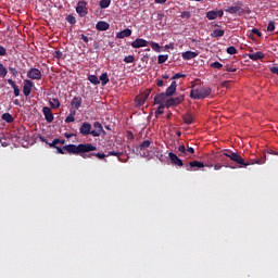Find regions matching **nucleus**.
Wrapping results in <instances>:
<instances>
[{
    "instance_id": "nucleus-1",
    "label": "nucleus",
    "mask_w": 278,
    "mask_h": 278,
    "mask_svg": "<svg viewBox=\"0 0 278 278\" xmlns=\"http://www.w3.org/2000/svg\"><path fill=\"white\" fill-rule=\"evenodd\" d=\"M66 140L64 139H54L51 143H48L50 149H56V153L60 155H64L66 152L71 155H80V153H90L91 151H97V147L92 143H79L76 144H67L63 148L59 147L58 144H65ZM66 151V152H64Z\"/></svg>"
},
{
    "instance_id": "nucleus-2",
    "label": "nucleus",
    "mask_w": 278,
    "mask_h": 278,
    "mask_svg": "<svg viewBox=\"0 0 278 278\" xmlns=\"http://www.w3.org/2000/svg\"><path fill=\"white\" fill-rule=\"evenodd\" d=\"M224 155L225 157H229L235 164H239L240 168H242V166H251V164H266V156H264V159H252L250 162H244V159L240 156L238 152L231 150H227Z\"/></svg>"
},
{
    "instance_id": "nucleus-3",
    "label": "nucleus",
    "mask_w": 278,
    "mask_h": 278,
    "mask_svg": "<svg viewBox=\"0 0 278 278\" xmlns=\"http://www.w3.org/2000/svg\"><path fill=\"white\" fill-rule=\"evenodd\" d=\"M212 94V88L207 85H194L190 91V98L195 100L207 99Z\"/></svg>"
},
{
    "instance_id": "nucleus-4",
    "label": "nucleus",
    "mask_w": 278,
    "mask_h": 278,
    "mask_svg": "<svg viewBox=\"0 0 278 278\" xmlns=\"http://www.w3.org/2000/svg\"><path fill=\"white\" fill-rule=\"evenodd\" d=\"M207 166L208 168H212L214 165L212 164H203L201 161H191L188 165H186V168L188 172L197 170V168H205Z\"/></svg>"
},
{
    "instance_id": "nucleus-5",
    "label": "nucleus",
    "mask_w": 278,
    "mask_h": 278,
    "mask_svg": "<svg viewBox=\"0 0 278 278\" xmlns=\"http://www.w3.org/2000/svg\"><path fill=\"white\" fill-rule=\"evenodd\" d=\"M80 157L84 160H92V157H97L98 160H105L108 155L103 152H86V153H80Z\"/></svg>"
},
{
    "instance_id": "nucleus-6",
    "label": "nucleus",
    "mask_w": 278,
    "mask_h": 278,
    "mask_svg": "<svg viewBox=\"0 0 278 278\" xmlns=\"http://www.w3.org/2000/svg\"><path fill=\"white\" fill-rule=\"evenodd\" d=\"M79 134L81 136H92V125L88 122H84L79 127Z\"/></svg>"
},
{
    "instance_id": "nucleus-7",
    "label": "nucleus",
    "mask_w": 278,
    "mask_h": 278,
    "mask_svg": "<svg viewBox=\"0 0 278 278\" xmlns=\"http://www.w3.org/2000/svg\"><path fill=\"white\" fill-rule=\"evenodd\" d=\"M184 96H179L176 98H169L168 100H166L165 105L166 108H175L177 105H179L180 103H184Z\"/></svg>"
},
{
    "instance_id": "nucleus-8",
    "label": "nucleus",
    "mask_w": 278,
    "mask_h": 278,
    "mask_svg": "<svg viewBox=\"0 0 278 278\" xmlns=\"http://www.w3.org/2000/svg\"><path fill=\"white\" fill-rule=\"evenodd\" d=\"M250 53H248V58L249 60H252L253 62H257V60H264V58H266V54H264V52H253V49L249 50Z\"/></svg>"
},
{
    "instance_id": "nucleus-9",
    "label": "nucleus",
    "mask_w": 278,
    "mask_h": 278,
    "mask_svg": "<svg viewBox=\"0 0 278 278\" xmlns=\"http://www.w3.org/2000/svg\"><path fill=\"white\" fill-rule=\"evenodd\" d=\"M86 1H79L76 7V12L79 16L84 17L88 14V8Z\"/></svg>"
},
{
    "instance_id": "nucleus-10",
    "label": "nucleus",
    "mask_w": 278,
    "mask_h": 278,
    "mask_svg": "<svg viewBox=\"0 0 278 278\" xmlns=\"http://www.w3.org/2000/svg\"><path fill=\"white\" fill-rule=\"evenodd\" d=\"M93 127L96 130H92L91 136L93 138H99V136H101V134H105V130L103 129V125L101 124V122H96L93 123Z\"/></svg>"
},
{
    "instance_id": "nucleus-11",
    "label": "nucleus",
    "mask_w": 278,
    "mask_h": 278,
    "mask_svg": "<svg viewBox=\"0 0 278 278\" xmlns=\"http://www.w3.org/2000/svg\"><path fill=\"white\" fill-rule=\"evenodd\" d=\"M28 79H42V72L40 70L33 67L27 72Z\"/></svg>"
},
{
    "instance_id": "nucleus-12",
    "label": "nucleus",
    "mask_w": 278,
    "mask_h": 278,
    "mask_svg": "<svg viewBox=\"0 0 278 278\" xmlns=\"http://www.w3.org/2000/svg\"><path fill=\"white\" fill-rule=\"evenodd\" d=\"M242 2H239L238 5L229 7L225 10L228 14H244V9H242Z\"/></svg>"
},
{
    "instance_id": "nucleus-13",
    "label": "nucleus",
    "mask_w": 278,
    "mask_h": 278,
    "mask_svg": "<svg viewBox=\"0 0 278 278\" xmlns=\"http://www.w3.org/2000/svg\"><path fill=\"white\" fill-rule=\"evenodd\" d=\"M31 88H34V83L29 79H25L23 85L24 97H29V94H31Z\"/></svg>"
},
{
    "instance_id": "nucleus-14",
    "label": "nucleus",
    "mask_w": 278,
    "mask_h": 278,
    "mask_svg": "<svg viewBox=\"0 0 278 278\" xmlns=\"http://www.w3.org/2000/svg\"><path fill=\"white\" fill-rule=\"evenodd\" d=\"M42 113L47 123H51L52 121H54L55 117L53 116V112H51V109L49 106H43Z\"/></svg>"
},
{
    "instance_id": "nucleus-15",
    "label": "nucleus",
    "mask_w": 278,
    "mask_h": 278,
    "mask_svg": "<svg viewBox=\"0 0 278 278\" xmlns=\"http://www.w3.org/2000/svg\"><path fill=\"white\" fill-rule=\"evenodd\" d=\"M132 49H140L141 47H149V41L142 39V38H137L135 41L131 42Z\"/></svg>"
},
{
    "instance_id": "nucleus-16",
    "label": "nucleus",
    "mask_w": 278,
    "mask_h": 278,
    "mask_svg": "<svg viewBox=\"0 0 278 278\" xmlns=\"http://www.w3.org/2000/svg\"><path fill=\"white\" fill-rule=\"evenodd\" d=\"M81 103H84L81 97L76 96L72 99L71 106L73 108V110H79V108H81Z\"/></svg>"
},
{
    "instance_id": "nucleus-17",
    "label": "nucleus",
    "mask_w": 278,
    "mask_h": 278,
    "mask_svg": "<svg viewBox=\"0 0 278 278\" xmlns=\"http://www.w3.org/2000/svg\"><path fill=\"white\" fill-rule=\"evenodd\" d=\"M169 160L172 162V164H175V166H184V161H181V159H179V156H177V154L169 152Z\"/></svg>"
},
{
    "instance_id": "nucleus-18",
    "label": "nucleus",
    "mask_w": 278,
    "mask_h": 278,
    "mask_svg": "<svg viewBox=\"0 0 278 278\" xmlns=\"http://www.w3.org/2000/svg\"><path fill=\"white\" fill-rule=\"evenodd\" d=\"M96 29L98 31H108L110 29V23L100 21L96 24Z\"/></svg>"
},
{
    "instance_id": "nucleus-19",
    "label": "nucleus",
    "mask_w": 278,
    "mask_h": 278,
    "mask_svg": "<svg viewBox=\"0 0 278 278\" xmlns=\"http://www.w3.org/2000/svg\"><path fill=\"white\" fill-rule=\"evenodd\" d=\"M177 92V81H172L170 86L166 89L165 96L173 97Z\"/></svg>"
},
{
    "instance_id": "nucleus-20",
    "label": "nucleus",
    "mask_w": 278,
    "mask_h": 278,
    "mask_svg": "<svg viewBox=\"0 0 278 278\" xmlns=\"http://www.w3.org/2000/svg\"><path fill=\"white\" fill-rule=\"evenodd\" d=\"M166 93L164 92H161V93H157L155 97H154V105H164V100L166 99Z\"/></svg>"
},
{
    "instance_id": "nucleus-21",
    "label": "nucleus",
    "mask_w": 278,
    "mask_h": 278,
    "mask_svg": "<svg viewBox=\"0 0 278 278\" xmlns=\"http://www.w3.org/2000/svg\"><path fill=\"white\" fill-rule=\"evenodd\" d=\"M8 84L13 88L14 97H21V89L16 86V83L11 78L8 79Z\"/></svg>"
},
{
    "instance_id": "nucleus-22",
    "label": "nucleus",
    "mask_w": 278,
    "mask_h": 278,
    "mask_svg": "<svg viewBox=\"0 0 278 278\" xmlns=\"http://www.w3.org/2000/svg\"><path fill=\"white\" fill-rule=\"evenodd\" d=\"M199 55V53L193 52V51H186L182 52L181 58L182 60H194V58H197Z\"/></svg>"
},
{
    "instance_id": "nucleus-23",
    "label": "nucleus",
    "mask_w": 278,
    "mask_h": 278,
    "mask_svg": "<svg viewBox=\"0 0 278 278\" xmlns=\"http://www.w3.org/2000/svg\"><path fill=\"white\" fill-rule=\"evenodd\" d=\"M131 36V29L125 28L124 30L119 31L116 34V38H129Z\"/></svg>"
},
{
    "instance_id": "nucleus-24",
    "label": "nucleus",
    "mask_w": 278,
    "mask_h": 278,
    "mask_svg": "<svg viewBox=\"0 0 278 278\" xmlns=\"http://www.w3.org/2000/svg\"><path fill=\"white\" fill-rule=\"evenodd\" d=\"M49 104H50V106H51L53 110H58V109L60 108V105H61L60 99H58V98H51V99L49 100Z\"/></svg>"
},
{
    "instance_id": "nucleus-25",
    "label": "nucleus",
    "mask_w": 278,
    "mask_h": 278,
    "mask_svg": "<svg viewBox=\"0 0 278 278\" xmlns=\"http://www.w3.org/2000/svg\"><path fill=\"white\" fill-rule=\"evenodd\" d=\"M225 36V30L224 29H215L211 34V38H223Z\"/></svg>"
},
{
    "instance_id": "nucleus-26",
    "label": "nucleus",
    "mask_w": 278,
    "mask_h": 278,
    "mask_svg": "<svg viewBox=\"0 0 278 278\" xmlns=\"http://www.w3.org/2000/svg\"><path fill=\"white\" fill-rule=\"evenodd\" d=\"M100 81L102 86H108V84H110V76H108V73H102L100 75Z\"/></svg>"
},
{
    "instance_id": "nucleus-27",
    "label": "nucleus",
    "mask_w": 278,
    "mask_h": 278,
    "mask_svg": "<svg viewBox=\"0 0 278 278\" xmlns=\"http://www.w3.org/2000/svg\"><path fill=\"white\" fill-rule=\"evenodd\" d=\"M135 101H136V106H137V108H142V105H143L144 103H147V100L143 99V97H142L141 94L137 96L136 99H135Z\"/></svg>"
},
{
    "instance_id": "nucleus-28",
    "label": "nucleus",
    "mask_w": 278,
    "mask_h": 278,
    "mask_svg": "<svg viewBox=\"0 0 278 278\" xmlns=\"http://www.w3.org/2000/svg\"><path fill=\"white\" fill-rule=\"evenodd\" d=\"M88 81H90V84H93V86H99V84H101V80L99 79V77H97V75H89Z\"/></svg>"
},
{
    "instance_id": "nucleus-29",
    "label": "nucleus",
    "mask_w": 278,
    "mask_h": 278,
    "mask_svg": "<svg viewBox=\"0 0 278 278\" xmlns=\"http://www.w3.org/2000/svg\"><path fill=\"white\" fill-rule=\"evenodd\" d=\"M1 118L5 121V123H14V117L10 113L2 114Z\"/></svg>"
},
{
    "instance_id": "nucleus-30",
    "label": "nucleus",
    "mask_w": 278,
    "mask_h": 278,
    "mask_svg": "<svg viewBox=\"0 0 278 278\" xmlns=\"http://www.w3.org/2000/svg\"><path fill=\"white\" fill-rule=\"evenodd\" d=\"M182 119H184V123H186V125H192V122H193L192 114L187 113L186 115H184Z\"/></svg>"
},
{
    "instance_id": "nucleus-31",
    "label": "nucleus",
    "mask_w": 278,
    "mask_h": 278,
    "mask_svg": "<svg viewBox=\"0 0 278 278\" xmlns=\"http://www.w3.org/2000/svg\"><path fill=\"white\" fill-rule=\"evenodd\" d=\"M8 76V68L3 65V63H0V77L5 78Z\"/></svg>"
},
{
    "instance_id": "nucleus-32",
    "label": "nucleus",
    "mask_w": 278,
    "mask_h": 278,
    "mask_svg": "<svg viewBox=\"0 0 278 278\" xmlns=\"http://www.w3.org/2000/svg\"><path fill=\"white\" fill-rule=\"evenodd\" d=\"M177 153L179 157H186V146L184 144L179 146Z\"/></svg>"
},
{
    "instance_id": "nucleus-33",
    "label": "nucleus",
    "mask_w": 278,
    "mask_h": 278,
    "mask_svg": "<svg viewBox=\"0 0 278 278\" xmlns=\"http://www.w3.org/2000/svg\"><path fill=\"white\" fill-rule=\"evenodd\" d=\"M110 155H113L114 157H118V161L123 162V160H121V155H123V152L109 151L106 157H110Z\"/></svg>"
},
{
    "instance_id": "nucleus-34",
    "label": "nucleus",
    "mask_w": 278,
    "mask_h": 278,
    "mask_svg": "<svg viewBox=\"0 0 278 278\" xmlns=\"http://www.w3.org/2000/svg\"><path fill=\"white\" fill-rule=\"evenodd\" d=\"M75 111H71L70 115L65 118V123H75Z\"/></svg>"
},
{
    "instance_id": "nucleus-35",
    "label": "nucleus",
    "mask_w": 278,
    "mask_h": 278,
    "mask_svg": "<svg viewBox=\"0 0 278 278\" xmlns=\"http://www.w3.org/2000/svg\"><path fill=\"white\" fill-rule=\"evenodd\" d=\"M168 60V54H160L157 56V64H164Z\"/></svg>"
},
{
    "instance_id": "nucleus-36",
    "label": "nucleus",
    "mask_w": 278,
    "mask_h": 278,
    "mask_svg": "<svg viewBox=\"0 0 278 278\" xmlns=\"http://www.w3.org/2000/svg\"><path fill=\"white\" fill-rule=\"evenodd\" d=\"M151 147V141L150 140H144L143 142L140 143L139 149L140 151L144 149H149Z\"/></svg>"
},
{
    "instance_id": "nucleus-37",
    "label": "nucleus",
    "mask_w": 278,
    "mask_h": 278,
    "mask_svg": "<svg viewBox=\"0 0 278 278\" xmlns=\"http://www.w3.org/2000/svg\"><path fill=\"white\" fill-rule=\"evenodd\" d=\"M110 3H112V0H101L100 1V8L102 10H105L106 8H110Z\"/></svg>"
},
{
    "instance_id": "nucleus-38",
    "label": "nucleus",
    "mask_w": 278,
    "mask_h": 278,
    "mask_svg": "<svg viewBox=\"0 0 278 278\" xmlns=\"http://www.w3.org/2000/svg\"><path fill=\"white\" fill-rule=\"evenodd\" d=\"M206 18H208V21H215V18H217L216 11H208L206 13Z\"/></svg>"
},
{
    "instance_id": "nucleus-39",
    "label": "nucleus",
    "mask_w": 278,
    "mask_h": 278,
    "mask_svg": "<svg viewBox=\"0 0 278 278\" xmlns=\"http://www.w3.org/2000/svg\"><path fill=\"white\" fill-rule=\"evenodd\" d=\"M124 62L126 64H134L136 62V58L134 55H128L124 58Z\"/></svg>"
},
{
    "instance_id": "nucleus-40",
    "label": "nucleus",
    "mask_w": 278,
    "mask_h": 278,
    "mask_svg": "<svg viewBox=\"0 0 278 278\" xmlns=\"http://www.w3.org/2000/svg\"><path fill=\"white\" fill-rule=\"evenodd\" d=\"M164 108H166V104L159 105L157 110L155 111L156 118H159L160 114H164Z\"/></svg>"
},
{
    "instance_id": "nucleus-41",
    "label": "nucleus",
    "mask_w": 278,
    "mask_h": 278,
    "mask_svg": "<svg viewBox=\"0 0 278 278\" xmlns=\"http://www.w3.org/2000/svg\"><path fill=\"white\" fill-rule=\"evenodd\" d=\"M150 46H151V48H152L156 53H160V49H162V48L160 47V43H157V42H155V41H151V42H150Z\"/></svg>"
},
{
    "instance_id": "nucleus-42",
    "label": "nucleus",
    "mask_w": 278,
    "mask_h": 278,
    "mask_svg": "<svg viewBox=\"0 0 278 278\" xmlns=\"http://www.w3.org/2000/svg\"><path fill=\"white\" fill-rule=\"evenodd\" d=\"M226 51L229 55H236L238 53V50L233 46L228 47Z\"/></svg>"
},
{
    "instance_id": "nucleus-43",
    "label": "nucleus",
    "mask_w": 278,
    "mask_h": 278,
    "mask_svg": "<svg viewBox=\"0 0 278 278\" xmlns=\"http://www.w3.org/2000/svg\"><path fill=\"white\" fill-rule=\"evenodd\" d=\"M53 58H56V60H62L64 58V53H62L60 50H55L53 52Z\"/></svg>"
},
{
    "instance_id": "nucleus-44",
    "label": "nucleus",
    "mask_w": 278,
    "mask_h": 278,
    "mask_svg": "<svg viewBox=\"0 0 278 278\" xmlns=\"http://www.w3.org/2000/svg\"><path fill=\"white\" fill-rule=\"evenodd\" d=\"M66 21L70 23V25H75V23H77V20L73 15H67Z\"/></svg>"
},
{
    "instance_id": "nucleus-45",
    "label": "nucleus",
    "mask_w": 278,
    "mask_h": 278,
    "mask_svg": "<svg viewBox=\"0 0 278 278\" xmlns=\"http://www.w3.org/2000/svg\"><path fill=\"white\" fill-rule=\"evenodd\" d=\"M211 68H217V71H220V68H223V65L220 64V62L216 61L211 64Z\"/></svg>"
},
{
    "instance_id": "nucleus-46",
    "label": "nucleus",
    "mask_w": 278,
    "mask_h": 278,
    "mask_svg": "<svg viewBox=\"0 0 278 278\" xmlns=\"http://www.w3.org/2000/svg\"><path fill=\"white\" fill-rule=\"evenodd\" d=\"M143 99L147 101V99H149V97L151 96V89H147L146 91H143L142 93H140Z\"/></svg>"
},
{
    "instance_id": "nucleus-47",
    "label": "nucleus",
    "mask_w": 278,
    "mask_h": 278,
    "mask_svg": "<svg viewBox=\"0 0 278 278\" xmlns=\"http://www.w3.org/2000/svg\"><path fill=\"white\" fill-rule=\"evenodd\" d=\"M267 31H275V22L270 21L267 25Z\"/></svg>"
},
{
    "instance_id": "nucleus-48",
    "label": "nucleus",
    "mask_w": 278,
    "mask_h": 278,
    "mask_svg": "<svg viewBox=\"0 0 278 278\" xmlns=\"http://www.w3.org/2000/svg\"><path fill=\"white\" fill-rule=\"evenodd\" d=\"M192 16V14L190 13V11H184L181 13V18H190Z\"/></svg>"
},
{
    "instance_id": "nucleus-49",
    "label": "nucleus",
    "mask_w": 278,
    "mask_h": 278,
    "mask_svg": "<svg viewBox=\"0 0 278 278\" xmlns=\"http://www.w3.org/2000/svg\"><path fill=\"white\" fill-rule=\"evenodd\" d=\"M8 55V50L5 49V47L0 46V56H5Z\"/></svg>"
},
{
    "instance_id": "nucleus-50",
    "label": "nucleus",
    "mask_w": 278,
    "mask_h": 278,
    "mask_svg": "<svg viewBox=\"0 0 278 278\" xmlns=\"http://www.w3.org/2000/svg\"><path fill=\"white\" fill-rule=\"evenodd\" d=\"M9 71H10L11 75H13V77H17L18 71H16L15 67H9Z\"/></svg>"
},
{
    "instance_id": "nucleus-51",
    "label": "nucleus",
    "mask_w": 278,
    "mask_h": 278,
    "mask_svg": "<svg viewBox=\"0 0 278 278\" xmlns=\"http://www.w3.org/2000/svg\"><path fill=\"white\" fill-rule=\"evenodd\" d=\"M252 34H255V36H257L258 38H262V31H260V29L257 28H253Z\"/></svg>"
},
{
    "instance_id": "nucleus-52",
    "label": "nucleus",
    "mask_w": 278,
    "mask_h": 278,
    "mask_svg": "<svg viewBox=\"0 0 278 278\" xmlns=\"http://www.w3.org/2000/svg\"><path fill=\"white\" fill-rule=\"evenodd\" d=\"M181 77H186V75H185V74H181V73H177V74H175V75L172 77V79H181Z\"/></svg>"
},
{
    "instance_id": "nucleus-53",
    "label": "nucleus",
    "mask_w": 278,
    "mask_h": 278,
    "mask_svg": "<svg viewBox=\"0 0 278 278\" xmlns=\"http://www.w3.org/2000/svg\"><path fill=\"white\" fill-rule=\"evenodd\" d=\"M216 13V16L219 17V18H223L225 12L223 10H219V11H215Z\"/></svg>"
},
{
    "instance_id": "nucleus-54",
    "label": "nucleus",
    "mask_w": 278,
    "mask_h": 278,
    "mask_svg": "<svg viewBox=\"0 0 278 278\" xmlns=\"http://www.w3.org/2000/svg\"><path fill=\"white\" fill-rule=\"evenodd\" d=\"M188 153L193 154V153H194V148L187 147V149H186V155H187Z\"/></svg>"
},
{
    "instance_id": "nucleus-55",
    "label": "nucleus",
    "mask_w": 278,
    "mask_h": 278,
    "mask_svg": "<svg viewBox=\"0 0 278 278\" xmlns=\"http://www.w3.org/2000/svg\"><path fill=\"white\" fill-rule=\"evenodd\" d=\"M226 71H227V73H236L237 70L232 66H229L226 68Z\"/></svg>"
},
{
    "instance_id": "nucleus-56",
    "label": "nucleus",
    "mask_w": 278,
    "mask_h": 278,
    "mask_svg": "<svg viewBox=\"0 0 278 278\" xmlns=\"http://www.w3.org/2000/svg\"><path fill=\"white\" fill-rule=\"evenodd\" d=\"M156 86H159V88H162V86H164V80L157 79L156 80Z\"/></svg>"
},
{
    "instance_id": "nucleus-57",
    "label": "nucleus",
    "mask_w": 278,
    "mask_h": 278,
    "mask_svg": "<svg viewBox=\"0 0 278 278\" xmlns=\"http://www.w3.org/2000/svg\"><path fill=\"white\" fill-rule=\"evenodd\" d=\"M167 0H154V3H157L159 5H164Z\"/></svg>"
},
{
    "instance_id": "nucleus-58",
    "label": "nucleus",
    "mask_w": 278,
    "mask_h": 278,
    "mask_svg": "<svg viewBox=\"0 0 278 278\" xmlns=\"http://www.w3.org/2000/svg\"><path fill=\"white\" fill-rule=\"evenodd\" d=\"M80 38H81V40H83L84 42H89V39H88V37H87L86 35L81 34V35H80Z\"/></svg>"
},
{
    "instance_id": "nucleus-59",
    "label": "nucleus",
    "mask_w": 278,
    "mask_h": 278,
    "mask_svg": "<svg viewBox=\"0 0 278 278\" xmlns=\"http://www.w3.org/2000/svg\"><path fill=\"white\" fill-rule=\"evenodd\" d=\"M39 140L41 141V142H45L46 144H51V142H49V141H47V139L45 138V137H39Z\"/></svg>"
},
{
    "instance_id": "nucleus-60",
    "label": "nucleus",
    "mask_w": 278,
    "mask_h": 278,
    "mask_svg": "<svg viewBox=\"0 0 278 278\" xmlns=\"http://www.w3.org/2000/svg\"><path fill=\"white\" fill-rule=\"evenodd\" d=\"M220 168H223V165H220V164L214 165V170H220Z\"/></svg>"
},
{
    "instance_id": "nucleus-61",
    "label": "nucleus",
    "mask_w": 278,
    "mask_h": 278,
    "mask_svg": "<svg viewBox=\"0 0 278 278\" xmlns=\"http://www.w3.org/2000/svg\"><path fill=\"white\" fill-rule=\"evenodd\" d=\"M267 153H269V155H278V152L274 150H268Z\"/></svg>"
},
{
    "instance_id": "nucleus-62",
    "label": "nucleus",
    "mask_w": 278,
    "mask_h": 278,
    "mask_svg": "<svg viewBox=\"0 0 278 278\" xmlns=\"http://www.w3.org/2000/svg\"><path fill=\"white\" fill-rule=\"evenodd\" d=\"M65 138H73V134H67V132H65Z\"/></svg>"
},
{
    "instance_id": "nucleus-63",
    "label": "nucleus",
    "mask_w": 278,
    "mask_h": 278,
    "mask_svg": "<svg viewBox=\"0 0 278 278\" xmlns=\"http://www.w3.org/2000/svg\"><path fill=\"white\" fill-rule=\"evenodd\" d=\"M13 103H14V105H21V103L18 102V100H14Z\"/></svg>"
},
{
    "instance_id": "nucleus-64",
    "label": "nucleus",
    "mask_w": 278,
    "mask_h": 278,
    "mask_svg": "<svg viewBox=\"0 0 278 278\" xmlns=\"http://www.w3.org/2000/svg\"><path fill=\"white\" fill-rule=\"evenodd\" d=\"M163 79H168V75H163Z\"/></svg>"
}]
</instances>
